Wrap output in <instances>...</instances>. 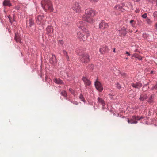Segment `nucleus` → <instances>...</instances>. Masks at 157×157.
Wrapping results in <instances>:
<instances>
[{
    "mask_svg": "<svg viewBox=\"0 0 157 157\" xmlns=\"http://www.w3.org/2000/svg\"><path fill=\"white\" fill-rule=\"evenodd\" d=\"M156 5L157 6V0H156Z\"/></svg>",
    "mask_w": 157,
    "mask_h": 157,
    "instance_id": "obj_49",
    "label": "nucleus"
},
{
    "mask_svg": "<svg viewBox=\"0 0 157 157\" xmlns=\"http://www.w3.org/2000/svg\"><path fill=\"white\" fill-rule=\"evenodd\" d=\"M121 6L122 7H127V8H128L127 6H125V4L124 3H122L121 4Z\"/></svg>",
    "mask_w": 157,
    "mask_h": 157,
    "instance_id": "obj_28",
    "label": "nucleus"
},
{
    "mask_svg": "<svg viewBox=\"0 0 157 157\" xmlns=\"http://www.w3.org/2000/svg\"><path fill=\"white\" fill-rule=\"evenodd\" d=\"M126 54H127L128 56H130V54L128 52H126Z\"/></svg>",
    "mask_w": 157,
    "mask_h": 157,
    "instance_id": "obj_41",
    "label": "nucleus"
},
{
    "mask_svg": "<svg viewBox=\"0 0 157 157\" xmlns=\"http://www.w3.org/2000/svg\"><path fill=\"white\" fill-rule=\"evenodd\" d=\"M54 81L55 82L58 84H62L63 83L62 81L59 79L56 78Z\"/></svg>",
    "mask_w": 157,
    "mask_h": 157,
    "instance_id": "obj_20",
    "label": "nucleus"
},
{
    "mask_svg": "<svg viewBox=\"0 0 157 157\" xmlns=\"http://www.w3.org/2000/svg\"><path fill=\"white\" fill-rule=\"evenodd\" d=\"M8 17L9 18V20L11 19V17L10 16H8Z\"/></svg>",
    "mask_w": 157,
    "mask_h": 157,
    "instance_id": "obj_43",
    "label": "nucleus"
},
{
    "mask_svg": "<svg viewBox=\"0 0 157 157\" xmlns=\"http://www.w3.org/2000/svg\"><path fill=\"white\" fill-rule=\"evenodd\" d=\"M71 102L75 105H77L78 104V102L76 101H71Z\"/></svg>",
    "mask_w": 157,
    "mask_h": 157,
    "instance_id": "obj_27",
    "label": "nucleus"
},
{
    "mask_svg": "<svg viewBox=\"0 0 157 157\" xmlns=\"http://www.w3.org/2000/svg\"><path fill=\"white\" fill-rule=\"evenodd\" d=\"M134 22V20H130V24H131L132 25L133 22Z\"/></svg>",
    "mask_w": 157,
    "mask_h": 157,
    "instance_id": "obj_38",
    "label": "nucleus"
},
{
    "mask_svg": "<svg viewBox=\"0 0 157 157\" xmlns=\"http://www.w3.org/2000/svg\"><path fill=\"white\" fill-rule=\"evenodd\" d=\"M132 0L135 2H138L140 1L141 0Z\"/></svg>",
    "mask_w": 157,
    "mask_h": 157,
    "instance_id": "obj_40",
    "label": "nucleus"
},
{
    "mask_svg": "<svg viewBox=\"0 0 157 157\" xmlns=\"http://www.w3.org/2000/svg\"><path fill=\"white\" fill-rule=\"evenodd\" d=\"M85 25V23H84L81 21H79L77 23V26L79 29L82 30L85 33H82L81 31H79L77 33V36L79 39H83V38H85L84 36L85 33H86V38H88V36L90 35V33H87L88 30L84 26Z\"/></svg>",
    "mask_w": 157,
    "mask_h": 157,
    "instance_id": "obj_1",
    "label": "nucleus"
},
{
    "mask_svg": "<svg viewBox=\"0 0 157 157\" xmlns=\"http://www.w3.org/2000/svg\"><path fill=\"white\" fill-rule=\"evenodd\" d=\"M99 28L101 29L107 28L109 26L108 24L107 23H105L103 21H102L99 23Z\"/></svg>",
    "mask_w": 157,
    "mask_h": 157,
    "instance_id": "obj_12",
    "label": "nucleus"
},
{
    "mask_svg": "<svg viewBox=\"0 0 157 157\" xmlns=\"http://www.w3.org/2000/svg\"><path fill=\"white\" fill-rule=\"evenodd\" d=\"M118 31L120 35L121 36H124L126 35L127 33L126 28L124 27L121 28V29L119 30Z\"/></svg>",
    "mask_w": 157,
    "mask_h": 157,
    "instance_id": "obj_13",
    "label": "nucleus"
},
{
    "mask_svg": "<svg viewBox=\"0 0 157 157\" xmlns=\"http://www.w3.org/2000/svg\"><path fill=\"white\" fill-rule=\"evenodd\" d=\"M29 27L30 28H33L32 31L34 32L35 30V27L34 21L33 19L32 18H30L29 20Z\"/></svg>",
    "mask_w": 157,
    "mask_h": 157,
    "instance_id": "obj_10",
    "label": "nucleus"
},
{
    "mask_svg": "<svg viewBox=\"0 0 157 157\" xmlns=\"http://www.w3.org/2000/svg\"><path fill=\"white\" fill-rule=\"evenodd\" d=\"M70 92L72 94H74V91L71 89H69Z\"/></svg>",
    "mask_w": 157,
    "mask_h": 157,
    "instance_id": "obj_29",
    "label": "nucleus"
},
{
    "mask_svg": "<svg viewBox=\"0 0 157 157\" xmlns=\"http://www.w3.org/2000/svg\"><path fill=\"white\" fill-rule=\"evenodd\" d=\"M73 9L76 13H79L81 11V7L79 3L77 2H75L73 7Z\"/></svg>",
    "mask_w": 157,
    "mask_h": 157,
    "instance_id": "obj_8",
    "label": "nucleus"
},
{
    "mask_svg": "<svg viewBox=\"0 0 157 157\" xmlns=\"http://www.w3.org/2000/svg\"><path fill=\"white\" fill-rule=\"evenodd\" d=\"M9 21H10V22L11 23H12V22L11 21V19L9 20Z\"/></svg>",
    "mask_w": 157,
    "mask_h": 157,
    "instance_id": "obj_47",
    "label": "nucleus"
},
{
    "mask_svg": "<svg viewBox=\"0 0 157 157\" xmlns=\"http://www.w3.org/2000/svg\"><path fill=\"white\" fill-rule=\"evenodd\" d=\"M16 40V41L17 42H20V43L21 42V40Z\"/></svg>",
    "mask_w": 157,
    "mask_h": 157,
    "instance_id": "obj_39",
    "label": "nucleus"
},
{
    "mask_svg": "<svg viewBox=\"0 0 157 157\" xmlns=\"http://www.w3.org/2000/svg\"><path fill=\"white\" fill-rule=\"evenodd\" d=\"M56 2V3H58L59 2V0H55Z\"/></svg>",
    "mask_w": 157,
    "mask_h": 157,
    "instance_id": "obj_42",
    "label": "nucleus"
},
{
    "mask_svg": "<svg viewBox=\"0 0 157 157\" xmlns=\"http://www.w3.org/2000/svg\"><path fill=\"white\" fill-rule=\"evenodd\" d=\"M147 13H144V14L142 15V17L143 18H144V19L146 18V17H147Z\"/></svg>",
    "mask_w": 157,
    "mask_h": 157,
    "instance_id": "obj_26",
    "label": "nucleus"
},
{
    "mask_svg": "<svg viewBox=\"0 0 157 157\" xmlns=\"http://www.w3.org/2000/svg\"><path fill=\"white\" fill-rule=\"evenodd\" d=\"M139 11H140V10L139 9H136V10H135V12L136 13H138L139 12Z\"/></svg>",
    "mask_w": 157,
    "mask_h": 157,
    "instance_id": "obj_36",
    "label": "nucleus"
},
{
    "mask_svg": "<svg viewBox=\"0 0 157 157\" xmlns=\"http://www.w3.org/2000/svg\"><path fill=\"white\" fill-rule=\"evenodd\" d=\"M79 98L82 101H84V98L83 97V96L81 94L79 96Z\"/></svg>",
    "mask_w": 157,
    "mask_h": 157,
    "instance_id": "obj_25",
    "label": "nucleus"
},
{
    "mask_svg": "<svg viewBox=\"0 0 157 157\" xmlns=\"http://www.w3.org/2000/svg\"><path fill=\"white\" fill-rule=\"evenodd\" d=\"M15 39H17V38L16 37V36L14 38V40H15Z\"/></svg>",
    "mask_w": 157,
    "mask_h": 157,
    "instance_id": "obj_51",
    "label": "nucleus"
},
{
    "mask_svg": "<svg viewBox=\"0 0 157 157\" xmlns=\"http://www.w3.org/2000/svg\"><path fill=\"white\" fill-rule=\"evenodd\" d=\"M107 50V48L103 47L101 48L100 49V52L101 53L103 54L104 52H106Z\"/></svg>",
    "mask_w": 157,
    "mask_h": 157,
    "instance_id": "obj_19",
    "label": "nucleus"
},
{
    "mask_svg": "<svg viewBox=\"0 0 157 157\" xmlns=\"http://www.w3.org/2000/svg\"><path fill=\"white\" fill-rule=\"evenodd\" d=\"M15 9L17 10H19L20 9V7H18V6H17V7H16L15 8Z\"/></svg>",
    "mask_w": 157,
    "mask_h": 157,
    "instance_id": "obj_35",
    "label": "nucleus"
},
{
    "mask_svg": "<svg viewBox=\"0 0 157 157\" xmlns=\"http://www.w3.org/2000/svg\"><path fill=\"white\" fill-rule=\"evenodd\" d=\"M136 58L138 59L139 60H141L142 59V57H141V56H140L139 55H138Z\"/></svg>",
    "mask_w": 157,
    "mask_h": 157,
    "instance_id": "obj_30",
    "label": "nucleus"
},
{
    "mask_svg": "<svg viewBox=\"0 0 157 157\" xmlns=\"http://www.w3.org/2000/svg\"><path fill=\"white\" fill-rule=\"evenodd\" d=\"M147 96L146 94H142L140 95V97L139 98V99L141 101H143L144 100L147 99Z\"/></svg>",
    "mask_w": 157,
    "mask_h": 157,
    "instance_id": "obj_17",
    "label": "nucleus"
},
{
    "mask_svg": "<svg viewBox=\"0 0 157 157\" xmlns=\"http://www.w3.org/2000/svg\"><path fill=\"white\" fill-rule=\"evenodd\" d=\"M63 53L64 55L65 56H66V58H67V60L69 61V57L67 56V52L65 50H64L63 51Z\"/></svg>",
    "mask_w": 157,
    "mask_h": 157,
    "instance_id": "obj_22",
    "label": "nucleus"
},
{
    "mask_svg": "<svg viewBox=\"0 0 157 157\" xmlns=\"http://www.w3.org/2000/svg\"><path fill=\"white\" fill-rule=\"evenodd\" d=\"M143 118L144 117L142 116H133L130 120H128V123L136 124L137 123V121H135L136 120H140Z\"/></svg>",
    "mask_w": 157,
    "mask_h": 157,
    "instance_id": "obj_6",
    "label": "nucleus"
},
{
    "mask_svg": "<svg viewBox=\"0 0 157 157\" xmlns=\"http://www.w3.org/2000/svg\"><path fill=\"white\" fill-rule=\"evenodd\" d=\"M78 54L80 56V59L82 63H87L90 61L89 56L87 54H82L80 55L81 52H78V50L76 51Z\"/></svg>",
    "mask_w": 157,
    "mask_h": 157,
    "instance_id": "obj_4",
    "label": "nucleus"
},
{
    "mask_svg": "<svg viewBox=\"0 0 157 157\" xmlns=\"http://www.w3.org/2000/svg\"><path fill=\"white\" fill-rule=\"evenodd\" d=\"M46 30L47 34L46 36H48L49 39L52 38H51V37L53 36L54 35V30L53 27L52 26H47L46 29Z\"/></svg>",
    "mask_w": 157,
    "mask_h": 157,
    "instance_id": "obj_5",
    "label": "nucleus"
},
{
    "mask_svg": "<svg viewBox=\"0 0 157 157\" xmlns=\"http://www.w3.org/2000/svg\"><path fill=\"white\" fill-rule=\"evenodd\" d=\"M44 16L43 15H39L36 17V22L38 25L43 24V22L44 21Z\"/></svg>",
    "mask_w": 157,
    "mask_h": 157,
    "instance_id": "obj_7",
    "label": "nucleus"
},
{
    "mask_svg": "<svg viewBox=\"0 0 157 157\" xmlns=\"http://www.w3.org/2000/svg\"><path fill=\"white\" fill-rule=\"evenodd\" d=\"M129 5L131 6V7H132V4L131 3H129Z\"/></svg>",
    "mask_w": 157,
    "mask_h": 157,
    "instance_id": "obj_45",
    "label": "nucleus"
},
{
    "mask_svg": "<svg viewBox=\"0 0 157 157\" xmlns=\"http://www.w3.org/2000/svg\"><path fill=\"white\" fill-rule=\"evenodd\" d=\"M85 13V14L82 17L83 20L90 23L93 22V20L90 18V17L95 15L94 9L90 8L86 9Z\"/></svg>",
    "mask_w": 157,
    "mask_h": 157,
    "instance_id": "obj_2",
    "label": "nucleus"
},
{
    "mask_svg": "<svg viewBox=\"0 0 157 157\" xmlns=\"http://www.w3.org/2000/svg\"><path fill=\"white\" fill-rule=\"evenodd\" d=\"M98 102L99 103H101L103 105V107L105 105V103L104 101L101 98H100L99 97H98Z\"/></svg>",
    "mask_w": 157,
    "mask_h": 157,
    "instance_id": "obj_18",
    "label": "nucleus"
},
{
    "mask_svg": "<svg viewBox=\"0 0 157 157\" xmlns=\"http://www.w3.org/2000/svg\"><path fill=\"white\" fill-rule=\"evenodd\" d=\"M122 6L118 5H116L115 6L114 8L117 10H120V9L121 8Z\"/></svg>",
    "mask_w": 157,
    "mask_h": 157,
    "instance_id": "obj_23",
    "label": "nucleus"
},
{
    "mask_svg": "<svg viewBox=\"0 0 157 157\" xmlns=\"http://www.w3.org/2000/svg\"><path fill=\"white\" fill-rule=\"evenodd\" d=\"M95 86L96 89L99 91L101 92L103 90V87L101 83L98 81H96L95 83Z\"/></svg>",
    "mask_w": 157,
    "mask_h": 157,
    "instance_id": "obj_11",
    "label": "nucleus"
},
{
    "mask_svg": "<svg viewBox=\"0 0 157 157\" xmlns=\"http://www.w3.org/2000/svg\"><path fill=\"white\" fill-rule=\"evenodd\" d=\"M117 87L119 89H120L121 88V86L119 84H117Z\"/></svg>",
    "mask_w": 157,
    "mask_h": 157,
    "instance_id": "obj_31",
    "label": "nucleus"
},
{
    "mask_svg": "<svg viewBox=\"0 0 157 157\" xmlns=\"http://www.w3.org/2000/svg\"><path fill=\"white\" fill-rule=\"evenodd\" d=\"M113 52L114 53H115L116 52V51H115V48H114L113 50Z\"/></svg>",
    "mask_w": 157,
    "mask_h": 157,
    "instance_id": "obj_44",
    "label": "nucleus"
},
{
    "mask_svg": "<svg viewBox=\"0 0 157 157\" xmlns=\"http://www.w3.org/2000/svg\"><path fill=\"white\" fill-rule=\"evenodd\" d=\"M152 89H157V83L153 87Z\"/></svg>",
    "mask_w": 157,
    "mask_h": 157,
    "instance_id": "obj_33",
    "label": "nucleus"
},
{
    "mask_svg": "<svg viewBox=\"0 0 157 157\" xmlns=\"http://www.w3.org/2000/svg\"><path fill=\"white\" fill-rule=\"evenodd\" d=\"M132 86L134 88H139L142 86V84L140 83H136L132 84Z\"/></svg>",
    "mask_w": 157,
    "mask_h": 157,
    "instance_id": "obj_16",
    "label": "nucleus"
},
{
    "mask_svg": "<svg viewBox=\"0 0 157 157\" xmlns=\"http://www.w3.org/2000/svg\"><path fill=\"white\" fill-rule=\"evenodd\" d=\"M61 94L64 97H67V93L64 90L62 91L61 92Z\"/></svg>",
    "mask_w": 157,
    "mask_h": 157,
    "instance_id": "obj_24",
    "label": "nucleus"
},
{
    "mask_svg": "<svg viewBox=\"0 0 157 157\" xmlns=\"http://www.w3.org/2000/svg\"><path fill=\"white\" fill-rule=\"evenodd\" d=\"M122 12H124L125 11V9L121 7V8L120 9V10Z\"/></svg>",
    "mask_w": 157,
    "mask_h": 157,
    "instance_id": "obj_32",
    "label": "nucleus"
},
{
    "mask_svg": "<svg viewBox=\"0 0 157 157\" xmlns=\"http://www.w3.org/2000/svg\"><path fill=\"white\" fill-rule=\"evenodd\" d=\"M49 57L50 62L52 64L55 65L57 62L55 56L52 54H50Z\"/></svg>",
    "mask_w": 157,
    "mask_h": 157,
    "instance_id": "obj_9",
    "label": "nucleus"
},
{
    "mask_svg": "<svg viewBox=\"0 0 157 157\" xmlns=\"http://www.w3.org/2000/svg\"><path fill=\"white\" fill-rule=\"evenodd\" d=\"M89 0L90 1L93 2H97L98 1V0Z\"/></svg>",
    "mask_w": 157,
    "mask_h": 157,
    "instance_id": "obj_37",
    "label": "nucleus"
},
{
    "mask_svg": "<svg viewBox=\"0 0 157 157\" xmlns=\"http://www.w3.org/2000/svg\"><path fill=\"white\" fill-rule=\"evenodd\" d=\"M153 16L155 20L157 21V11H155L153 13Z\"/></svg>",
    "mask_w": 157,
    "mask_h": 157,
    "instance_id": "obj_21",
    "label": "nucleus"
},
{
    "mask_svg": "<svg viewBox=\"0 0 157 157\" xmlns=\"http://www.w3.org/2000/svg\"><path fill=\"white\" fill-rule=\"evenodd\" d=\"M147 84H146L144 86H147Z\"/></svg>",
    "mask_w": 157,
    "mask_h": 157,
    "instance_id": "obj_48",
    "label": "nucleus"
},
{
    "mask_svg": "<svg viewBox=\"0 0 157 157\" xmlns=\"http://www.w3.org/2000/svg\"><path fill=\"white\" fill-rule=\"evenodd\" d=\"M41 6L43 9L46 12L48 10L53 12L54 9L51 2L50 0H43L41 2Z\"/></svg>",
    "mask_w": 157,
    "mask_h": 157,
    "instance_id": "obj_3",
    "label": "nucleus"
},
{
    "mask_svg": "<svg viewBox=\"0 0 157 157\" xmlns=\"http://www.w3.org/2000/svg\"><path fill=\"white\" fill-rule=\"evenodd\" d=\"M137 49H136L135 52H136L137 51Z\"/></svg>",
    "mask_w": 157,
    "mask_h": 157,
    "instance_id": "obj_50",
    "label": "nucleus"
},
{
    "mask_svg": "<svg viewBox=\"0 0 157 157\" xmlns=\"http://www.w3.org/2000/svg\"><path fill=\"white\" fill-rule=\"evenodd\" d=\"M137 55H137L136 54H133L132 56L136 58V57H137Z\"/></svg>",
    "mask_w": 157,
    "mask_h": 157,
    "instance_id": "obj_34",
    "label": "nucleus"
},
{
    "mask_svg": "<svg viewBox=\"0 0 157 157\" xmlns=\"http://www.w3.org/2000/svg\"><path fill=\"white\" fill-rule=\"evenodd\" d=\"M2 4L3 5L5 6L10 7L12 5L10 1L9 0H4L3 1Z\"/></svg>",
    "mask_w": 157,
    "mask_h": 157,
    "instance_id": "obj_14",
    "label": "nucleus"
},
{
    "mask_svg": "<svg viewBox=\"0 0 157 157\" xmlns=\"http://www.w3.org/2000/svg\"><path fill=\"white\" fill-rule=\"evenodd\" d=\"M155 27H156V28L157 29V23L156 24Z\"/></svg>",
    "mask_w": 157,
    "mask_h": 157,
    "instance_id": "obj_46",
    "label": "nucleus"
},
{
    "mask_svg": "<svg viewBox=\"0 0 157 157\" xmlns=\"http://www.w3.org/2000/svg\"><path fill=\"white\" fill-rule=\"evenodd\" d=\"M82 80L86 86H89L91 84L90 81L86 77H83Z\"/></svg>",
    "mask_w": 157,
    "mask_h": 157,
    "instance_id": "obj_15",
    "label": "nucleus"
}]
</instances>
